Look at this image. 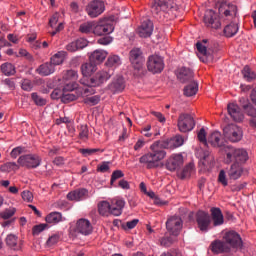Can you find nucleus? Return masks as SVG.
Listing matches in <instances>:
<instances>
[{
  "mask_svg": "<svg viewBox=\"0 0 256 256\" xmlns=\"http://www.w3.org/2000/svg\"><path fill=\"white\" fill-rule=\"evenodd\" d=\"M0 70L5 76H14L16 74V68L11 63H4L0 66Z\"/></svg>",
  "mask_w": 256,
  "mask_h": 256,
  "instance_id": "obj_40",
  "label": "nucleus"
},
{
  "mask_svg": "<svg viewBox=\"0 0 256 256\" xmlns=\"http://www.w3.org/2000/svg\"><path fill=\"white\" fill-rule=\"evenodd\" d=\"M96 65H99V64H94L90 62L86 64H82V66L80 67L82 76L84 77L91 76V74H93V72L96 71Z\"/></svg>",
  "mask_w": 256,
  "mask_h": 256,
  "instance_id": "obj_36",
  "label": "nucleus"
},
{
  "mask_svg": "<svg viewBox=\"0 0 256 256\" xmlns=\"http://www.w3.org/2000/svg\"><path fill=\"white\" fill-rule=\"evenodd\" d=\"M87 198H89V192L86 188H78L77 190H73L66 195V199H68V201L80 202L86 200Z\"/></svg>",
  "mask_w": 256,
  "mask_h": 256,
  "instance_id": "obj_20",
  "label": "nucleus"
},
{
  "mask_svg": "<svg viewBox=\"0 0 256 256\" xmlns=\"http://www.w3.org/2000/svg\"><path fill=\"white\" fill-rule=\"evenodd\" d=\"M45 228H47L46 224H40L33 226V229L31 230L33 236H39L40 233L44 232Z\"/></svg>",
  "mask_w": 256,
  "mask_h": 256,
  "instance_id": "obj_53",
  "label": "nucleus"
},
{
  "mask_svg": "<svg viewBox=\"0 0 256 256\" xmlns=\"http://www.w3.org/2000/svg\"><path fill=\"white\" fill-rule=\"evenodd\" d=\"M243 164L233 163L227 171L228 179L236 181L243 175Z\"/></svg>",
  "mask_w": 256,
  "mask_h": 256,
  "instance_id": "obj_26",
  "label": "nucleus"
},
{
  "mask_svg": "<svg viewBox=\"0 0 256 256\" xmlns=\"http://www.w3.org/2000/svg\"><path fill=\"white\" fill-rule=\"evenodd\" d=\"M89 136V131L86 125H80L78 129V139L86 141Z\"/></svg>",
  "mask_w": 256,
  "mask_h": 256,
  "instance_id": "obj_50",
  "label": "nucleus"
},
{
  "mask_svg": "<svg viewBox=\"0 0 256 256\" xmlns=\"http://www.w3.org/2000/svg\"><path fill=\"white\" fill-rule=\"evenodd\" d=\"M103 153V150H100V149H96V148H92V149H89V148H86V149H80L79 150V153L84 155V157H89L95 153Z\"/></svg>",
  "mask_w": 256,
  "mask_h": 256,
  "instance_id": "obj_51",
  "label": "nucleus"
},
{
  "mask_svg": "<svg viewBox=\"0 0 256 256\" xmlns=\"http://www.w3.org/2000/svg\"><path fill=\"white\" fill-rule=\"evenodd\" d=\"M209 143L211 146L216 147V148H226L230 146H225L223 142V137L222 133L215 131L209 135L208 140H206V144Z\"/></svg>",
  "mask_w": 256,
  "mask_h": 256,
  "instance_id": "obj_24",
  "label": "nucleus"
},
{
  "mask_svg": "<svg viewBox=\"0 0 256 256\" xmlns=\"http://www.w3.org/2000/svg\"><path fill=\"white\" fill-rule=\"evenodd\" d=\"M239 104L246 116L250 117V126L256 128V108L247 98H239Z\"/></svg>",
  "mask_w": 256,
  "mask_h": 256,
  "instance_id": "obj_11",
  "label": "nucleus"
},
{
  "mask_svg": "<svg viewBox=\"0 0 256 256\" xmlns=\"http://www.w3.org/2000/svg\"><path fill=\"white\" fill-rule=\"evenodd\" d=\"M56 66H59V65L44 63L38 66L37 73L42 77L53 75Z\"/></svg>",
  "mask_w": 256,
  "mask_h": 256,
  "instance_id": "obj_30",
  "label": "nucleus"
},
{
  "mask_svg": "<svg viewBox=\"0 0 256 256\" xmlns=\"http://www.w3.org/2000/svg\"><path fill=\"white\" fill-rule=\"evenodd\" d=\"M87 47V40L84 38L77 39V41H73L72 43H68L65 46L66 51L73 53L79 50H82Z\"/></svg>",
  "mask_w": 256,
  "mask_h": 256,
  "instance_id": "obj_28",
  "label": "nucleus"
},
{
  "mask_svg": "<svg viewBox=\"0 0 256 256\" xmlns=\"http://www.w3.org/2000/svg\"><path fill=\"white\" fill-rule=\"evenodd\" d=\"M31 100H33V103L37 105L38 107H44L47 101L45 98H42L37 93H31Z\"/></svg>",
  "mask_w": 256,
  "mask_h": 256,
  "instance_id": "obj_49",
  "label": "nucleus"
},
{
  "mask_svg": "<svg viewBox=\"0 0 256 256\" xmlns=\"http://www.w3.org/2000/svg\"><path fill=\"white\" fill-rule=\"evenodd\" d=\"M18 169L19 166L15 162H7L0 166V171H2V173H10L11 171H17Z\"/></svg>",
  "mask_w": 256,
  "mask_h": 256,
  "instance_id": "obj_45",
  "label": "nucleus"
},
{
  "mask_svg": "<svg viewBox=\"0 0 256 256\" xmlns=\"http://www.w3.org/2000/svg\"><path fill=\"white\" fill-rule=\"evenodd\" d=\"M184 143L182 135H176L166 140L155 141L150 146V153L140 157V163L146 165L147 169H155L159 167V162L166 158V151L174 150L178 147H182Z\"/></svg>",
  "mask_w": 256,
  "mask_h": 256,
  "instance_id": "obj_1",
  "label": "nucleus"
},
{
  "mask_svg": "<svg viewBox=\"0 0 256 256\" xmlns=\"http://www.w3.org/2000/svg\"><path fill=\"white\" fill-rule=\"evenodd\" d=\"M230 248H232V245L220 240H216L211 243V251L215 254L228 253L230 251Z\"/></svg>",
  "mask_w": 256,
  "mask_h": 256,
  "instance_id": "obj_27",
  "label": "nucleus"
},
{
  "mask_svg": "<svg viewBox=\"0 0 256 256\" xmlns=\"http://www.w3.org/2000/svg\"><path fill=\"white\" fill-rule=\"evenodd\" d=\"M192 173H194V164L188 163L181 171V179H188Z\"/></svg>",
  "mask_w": 256,
  "mask_h": 256,
  "instance_id": "obj_47",
  "label": "nucleus"
},
{
  "mask_svg": "<svg viewBox=\"0 0 256 256\" xmlns=\"http://www.w3.org/2000/svg\"><path fill=\"white\" fill-rule=\"evenodd\" d=\"M242 77L244 78V80L251 82L256 79V74L253 70H251L250 67L244 66V68L242 69Z\"/></svg>",
  "mask_w": 256,
  "mask_h": 256,
  "instance_id": "obj_42",
  "label": "nucleus"
},
{
  "mask_svg": "<svg viewBox=\"0 0 256 256\" xmlns=\"http://www.w3.org/2000/svg\"><path fill=\"white\" fill-rule=\"evenodd\" d=\"M199 157L201 158L202 166L208 167L213 164V156L208 149L199 150Z\"/></svg>",
  "mask_w": 256,
  "mask_h": 256,
  "instance_id": "obj_32",
  "label": "nucleus"
},
{
  "mask_svg": "<svg viewBox=\"0 0 256 256\" xmlns=\"http://www.w3.org/2000/svg\"><path fill=\"white\" fill-rule=\"evenodd\" d=\"M5 244L7 247L12 249V251H19L21 250V242L18 240V237L15 235L10 234L5 238Z\"/></svg>",
  "mask_w": 256,
  "mask_h": 256,
  "instance_id": "obj_31",
  "label": "nucleus"
},
{
  "mask_svg": "<svg viewBox=\"0 0 256 256\" xmlns=\"http://www.w3.org/2000/svg\"><path fill=\"white\" fill-rule=\"evenodd\" d=\"M98 211L100 212L101 216H108V214L112 215V208H110V203L107 201H103L98 204Z\"/></svg>",
  "mask_w": 256,
  "mask_h": 256,
  "instance_id": "obj_43",
  "label": "nucleus"
},
{
  "mask_svg": "<svg viewBox=\"0 0 256 256\" xmlns=\"http://www.w3.org/2000/svg\"><path fill=\"white\" fill-rule=\"evenodd\" d=\"M176 77L183 84L195 82V81H193L194 80V72L190 68H187V67L180 68V70H178V73L176 74Z\"/></svg>",
  "mask_w": 256,
  "mask_h": 256,
  "instance_id": "obj_23",
  "label": "nucleus"
},
{
  "mask_svg": "<svg viewBox=\"0 0 256 256\" xmlns=\"http://www.w3.org/2000/svg\"><path fill=\"white\" fill-rule=\"evenodd\" d=\"M138 222H140L138 219H133L131 221H127L126 225H122V228H124V230L126 229H135L136 225H138Z\"/></svg>",
  "mask_w": 256,
  "mask_h": 256,
  "instance_id": "obj_58",
  "label": "nucleus"
},
{
  "mask_svg": "<svg viewBox=\"0 0 256 256\" xmlns=\"http://www.w3.org/2000/svg\"><path fill=\"white\" fill-rule=\"evenodd\" d=\"M21 153H23V148L16 147L10 152V157H12V159H16L19 157V155H21Z\"/></svg>",
  "mask_w": 256,
  "mask_h": 256,
  "instance_id": "obj_64",
  "label": "nucleus"
},
{
  "mask_svg": "<svg viewBox=\"0 0 256 256\" xmlns=\"http://www.w3.org/2000/svg\"><path fill=\"white\" fill-rule=\"evenodd\" d=\"M86 98H84L83 103L86 104L89 107H93L95 105H98L100 103V96L96 95V96H91V97H87L84 96Z\"/></svg>",
  "mask_w": 256,
  "mask_h": 256,
  "instance_id": "obj_46",
  "label": "nucleus"
},
{
  "mask_svg": "<svg viewBox=\"0 0 256 256\" xmlns=\"http://www.w3.org/2000/svg\"><path fill=\"white\" fill-rule=\"evenodd\" d=\"M96 87H100V86H88V85H82L81 89H82V96L84 97H89L92 96L96 93V90H94V88Z\"/></svg>",
  "mask_w": 256,
  "mask_h": 256,
  "instance_id": "obj_48",
  "label": "nucleus"
},
{
  "mask_svg": "<svg viewBox=\"0 0 256 256\" xmlns=\"http://www.w3.org/2000/svg\"><path fill=\"white\" fill-rule=\"evenodd\" d=\"M209 213L202 210L195 213V224L202 233H207L211 229V224H213V227L223 225V213L220 208L211 207Z\"/></svg>",
  "mask_w": 256,
  "mask_h": 256,
  "instance_id": "obj_3",
  "label": "nucleus"
},
{
  "mask_svg": "<svg viewBox=\"0 0 256 256\" xmlns=\"http://www.w3.org/2000/svg\"><path fill=\"white\" fill-rule=\"evenodd\" d=\"M207 43H208V40L203 39L202 42H197L195 44L197 51H199V54H198L199 60H201V62L205 64L213 63V60H214L213 50L209 49L208 45H204Z\"/></svg>",
  "mask_w": 256,
  "mask_h": 256,
  "instance_id": "obj_8",
  "label": "nucleus"
},
{
  "mask_svg": "<svg viewBox=\"0 0 256 256\" xmlns=\"http://www.w3.org/2000/svg\"><path fill=\"white\" fill-rule=\"evenodd\" d=\"M112 41H113V38L111 36H105L103 38L98 39V44L107 46L110 43H112Z\"/></svg>",
  "mask_w": 256,
  "mask_h": 256,
  "instance_id": "obj_63",
  "label": "nucleus"
},
{
  "mask_svg": "<svg viewBox=\"0 0 256 256\" xmlns=\"http://www.w3.org/2000/svg\"><path fill=\"white\" fill-rule=\"evenodd\" d=\"M105 11V3L101 0H92L86 6V13L91 18L99 17Z\"/></svg>",
  "mask_w": 256,
  "mask_h": 256,
  "instance_id": "obj_13",
  "label": "nucleus"
},
{
  "mask_svg": "<svg viewBox=\"0 0 256 256\" xmlns=\"http://www.w3.org/2000/svg\"><path fill=\"white\" fill-rule=\"evenodd\" d=\"M66 58V52L65 51H59L58 53L54 54L51 57V62H46L45 64H51V65H61L65 61Z\"/></svg>",
  "mask_w": 256,
  "mask_h": 256,
  "instance_id": "obj_35",
  "label": "nucleus"
},
{
  "mask_svg": "<svg viewBox=\"0 0 256 256\" xmlns=\"http://www.w3.org/2000/svg\"><path fill=\"white\" fill-rule=\"evenodd\" d=\"M223 151L227 156V164L234 162V164L243 165L248 161V152H246V150L227 146L223 148Z\"/></svg>",
  "mask_w": 256,
  "mask_h": 256,
  "instance_id": "obj_5",
  "label": "nucleus"
},
{
  "mask_svg": "<svg viewBox=\"0 0 256 256\" xmlns=\"http://www.w3.org/2000/svg\"><path fill=\"white\" fill-rule=\"evenodd\" d=\"M79 78V75L77 74V71L75 70H69L65 72V75L63 76V79L65 81H70L66 84L65 88H63V91L65 92H72L75 88H77V85L74 83Z\"/></svg>",
  "mask_w": 256,
  "mask_h": 256,
  "instance_id": "obj_18",
  "label": "nucleus"
},
{
  "mask_svg": "<svg viewBox=\"0 0 256 256\" xmlns=\"http://www.w3.org/2000/svg\"><path fill=\"white\" fill-rule=\"evenodd\" d=\"M62 218L63 217L60 212H51V214L45 217V222H47V224H58L62 221Z\"/></svg>",
  "mask_w": 256,
  "mask_h": 256,
  "instance_id": "obj_39",
  "label": "nucleus"
},
{
  "mask_svg": "<svg viewBox=\"0 0 256 256\" xmlns=\"http://www.w3.org/2000/svg\"><path fill=\"white\" fill-rule=\"evenodd\" d=\"M129 62L131 63L134 71L140 72L143 69L145 57H143V52L139 47H134L129 51Z\"/></svg>",
  "mask_w": 256,
  "mask_h": 256,
  "instance_id": "obj_7",
  "label": "nucleus"
},
{
  "mask_svg": "<svg viewBox=\"0 0 256 256\" xmlns=\"http://www.w3.org/2000/svg\"><path fill=\"white\" fill-rule=\"evenodd\" d=\"M239 30V27L236 23H230L225 28H223V34L227 38L234 37V35L237 34V31Z\"/></svg>",
  "mask_w": 256,
  "mask_h": 256,
  "instance_id": "obj_37",
  "label": "nucleus"
},
{
  "mask_svg": "<svg viewBox=\"0 0 256 256\" xmlns=\"http://www.w3.org/2000/svg\"><path fill=\"white\" fill-rule=\"evenodd\" d=\"M33 88V84L31 80H23V82L21 83V89H23V91L26 92H30L32 91Z\"/></svg>",
  "mask_w": 256,
  "mask_h": 256,
  "instance_id": "obj_56",
  "label": "nucleus"
},
{
  "mask_svg": "<svg viewBox=\"0 0 256 256\" xmlns=\"http://www.w3.org/2000/svg\"><path fill=\"white\" fill-rule=\"evenodd\" d=\"M21 197L23 198L24 201L28 203L33 201V194L28 190H24L23 193H21Z\"/></svg>",
  "mask_w": 256,
  "mask_h": 256,
  "instance_id": "obj_61",
  "label": "nucleus"
},
{
  "mask_svg": "<svg viewBox=\"0 0 256 256\" xmlns=\"http://www.w3.org/2000/svg\"><path fill=\"white\" fill-rule=\"evenodd\" d=\"M198 91L197 82H190L185 88L183 89V94L187 97L194 96Z\"/></svg>",
  "mask_w": 256,
  "mask_h": 256,
  "instance_id": "obj_38",
  "label": "nucleus"
},
{
  "mask_svg": "<svg viewBox=\"0 0 256 256\" xmlns=\"http://www.w3.org/2000/svg\"><path fill=\"white\" fill-rule=\"evenodd\" d=\"M218 183L222 184L223 187H227L229 185V181L224 170H220V173L218 174Z\"/></svg>",
  "mask_w": 256,
  "mask_h": 256,
  "instance_id": "obj_52",
  "label": "nucleus"
},
{
  "mask_svg": "<svg viewBox=\"0 0 256 256\" xmlns=\"http://www.w3.org/2000/svg\"><path fill=\"white\" fill-rule=\"evenodd\" d=\"M110 162H103L100 165H98V168L96 171L99 173H107L110 170Z\"/></svg>",
  "mask_w": 256,
  "mask_h": 256,
  "instance_id": "obj_59",
  "label": "nucleus"
},
{
  "mask_svg": "<svg viewBox=\"0 0 256 256\" xmlns=\"http://www.w3.org/2000/svg\"><path fill=\"white\" fill-rule=\"evenodd\" d=\"M121 65V58L119 56H110L106 60V67L117 68Z\"/></svg>",
  "mask_w": 256,
  "mask_h": 256,
  "instance_id": "obj_44",
  "label": "nucleus"
},
{
  "mask_svg": "<svg viewBox=\"0 0 256 256\" xmlns=\"http://www.w3.org/2000/svg\"><path fill=\"white\" fill-rule=\"evenodd\" d=\"M183 221L180 217H170L168 221H166V229L168 230L170 235L178 236L182 231Z\"/></svg>",
  "mask_w": 256,
  "mask_h": 256,
  "instance_id": "obj_14",
  "label": "nucleus"
},
{
  "mask_svg": "<svg viewBox=\"0 0 256 256\" xmlns=\"http://www.w3.org/2000/svg\"><path fill=\"white\" fill-rule=\"evenodd\" d=\"M227 111L228 115H230V118L236 122L241 123L244 120V114L241 112V108L235 103H230L227 105Z\"/></svg>",
  "mask_w": 256,
  "mask_h": 256,
  "instance_id": "obj_19",
  "label": "nucleus"
},
{
  "mask_svg": "<svg viewBox=\"0 0 256 256\" xmlns=\"http://www.w3.org/2000/svg\"><path fill=\"white\" fill-rule=\"evenodd\" d=\"M197 139L206 147V131L204 128H201L199 133H197Z\"/></svg>",
  "mask_w": 256,
  "mask_h": 256,
  "instance_id": "obj_60",
  "label": "nucleus"
},
{
  "mask_svg": "<svg viewBox=\"0 0 256 256\" xmlns=\"http://www.w3.org/2000/svg\"><path fill=\"white\" fill-rule=\"evenodd\" d=\"M195 121L194 118L188 113H181L178 116V130L181 133H187L194 130Z\"/></svg>",
  "mask_w": 256,
  "mask_h": 256,
  "instance_id": "obj_12",
  "label": "nucleus"
},
{
  "mask_svg": "<svg viewBox=\"0 0 256 256\" xmlns=\"http://www.w3.org/2000/svg\"><path fill=\"white\" fill-rule=\"evenodd\" d=\"M223 138L231 143L240 142L243 139V129L236 124H228L223 127Z\"/></svg>",
  "mask_w": 256,
  "mask_h": 256,
  "instance_id": "obj_6",
  "label": "nucleus"
},
{
  "mask_svg": "<svg viewBox=\"0 0 256 256\" xmlns=\"http://www.w3.org/2000/svg\"><path fill=\"white\" fill-rule=\"evenodd\" d=\"M96 22H84L78 26V31L82 34H89L93 32Z\"/></svg>",
  "mask_w": 256,
  "mask_h": 256,
  "instance_id": "obj_41",
  "label": "nucleus"
},
{
  "mask_svg": "<svg viewBox=\"0 0 256 256\" xmlns=\"http://www.w3.org/2000/svg\"><path fill=\"white\" fill-rule=\"evenodd\" d=\"M223 243L232 245V248H241L243 247V240L241 236L235 231H229L223 235Z\"/></svg>",
  "mask_w": 256,
  "mask_h": 256,
  "instance_id": "obj_17",
  "label": "nucleus"
},
{
  "mask_svg": "<svg viewBox=\"0 0 256 256\" xmlns=\"http://www.w3.org/2000/svg\"><path fill=\"white\" fill-rule=\"evenodd\" d=\"M147 69L154 74L161 73L164 70V61L160 56H150L147 60Z\"/></svg>",
  "mask_w": 256,
  "mask_h": 256,
  "instance_id": "obj_15",
  "label": "nucleus"
},
{
  "mask_svg": "<svg viewBox=\"0 0 256 256\" xmlns=\"http://www.w3.org/2000/svg\"><path fill=\"white\" fill-rule=\"evenodd\" d=\"M154 31V24L150 20H143L140 27H138L137 33L141 38H148L152 35Z\"/></svg>",
  "mask_w": 256,
  "mask_h": 256,
  "instance_id": "obj_22",
  "label": "nucleus"
},
{
  "mask_svg": "<svg viewBox=\"0 0 256 256\" xmlns=\"http://www.w3.org/2000/svg\"><path fill=\"white\" fill-rule=\"evenodd\" d=\"M16 210L14 208L5 209L4 211L0 212V217H2L4 220H8L11 218Z\"/></svg>",
  "mask_w": 256,
  "mask_h": 256,
  "instance_id": "obj_54",
  "label": "nucleus"
},
{
  "mask_svg": "<svg viewBox=\"0 0 256 256\" xmlns=\"http://www.w3.org/2000/svg\"><path fill=\"white\" fill-rule=\"evenodd\" d=\"M107 59V52L104 50H94L89 56V61L92 64H101Z\"/></svg>",
  "mask_w": 256,
  "mask_h": 256,
  "instance_id": "obj_29",
  "label": "nucleus"
},
{
  "mask_svg": "<svg viewBox=\"0 0 256 256\" xmlns=\"http://www.w3.org/2000/svg\"><path fill=\"white\" fill-rule=\"evenodd\" d=\"M58 242H59V236L54 235L49 237V239H47L46 245L47 247H53L54 245L58 244Z\"/></svg>",
  "mask_w": 256,
  "mask_h": 256,
  "instance_id": "obj_62",
  "label": "nucleus"
},
{
  "mask_svg": "<svg viewBox=\"0 0 256 256\" xmlns=\"http://www.w3.org/2000/svg\"><path fill=\"white\" fill-rule=\"evenodd\" d=\"M169 9V4L166 1L155 0L152 3V13L155 15L159 14L161 11L166 12Z\"/></svg>",
  "mask_w": 256,
  "mask_h": 256,
  "instance_id": "obj_33",
  "label": "nucleus"
},
{
  "mask_svg": "<svg viewBox=\"0 0 256 256\" xmlns=\"http://www.w3.org/2000/svg\"><path fill=\"white\" fill-rule=\"evenodd\" d=\"M42 163V159L38 154H27L19 156L18 164L26 169H37Z\"/></svg>",
  "mask_w": 256,
  "mask_h": 256,
  "instance_id": "obj_9",
  "label": "nucleus"
},
{
  "mask_svg": "<svg viewBox=\"0 0 256 256\" xmlns=\"http://www.w3.org/2000/svg\"><path fill=\"white\" fill-rule=\"evenodd\" d=\"M182 165H183V156L180 154H176L171 156V158L168 159V162H166V169L173 172L180 169Z\"/></svg>",
  "mask_w": 256,
  "mask_h": 256,
  "instance_id": "obj_25",
  "label": "nucleus"
},
{
  "mask_svg": "<svg viewBox=\"0 0 256 256\" xmlns=\"http://www.w3.org/2000/svg\"><path fill=\"white\" fill-rule=\"evenodd\" d=\"M75 233L82 236H89L93 233V225L89 220L80 218L75 223Z\"/></svg>",
  "mask_w": 256,
  "mask_h": 256,
  "instance_id": "obj_16",
  "label": "nucleus"
},
{
  "mask_svg": "<svg viewBox=\"0 0 256 256\" xmlns=\"http://www.w3.org/2000/svg\"><path fill=\"white\" fill-rule=\"evenodd\" d=\"M218 15L211 9L206 10L204 13V24L211 29H220L222 26L220 20H230V18L236 17L237 6L227 2L220 3V5H218Z\"/></svg>",
  "mask_w": 256,
  "mask_h": 256,
  "instance_id": "obj_2",
  "label": "nucleus"
},
{
  "mask_svg": "<svg viewBox=\"0 0 256 256\" xmlns=\"http://www.w3.org/2000/svg\"><path fill=\"white\" fill-rule=\"evenodd\" d=\"M113 76L111 70H100L92 77L84 76L80 79V85H87L89 87H100L101 85L107 83L108 80Z\"/></svg>",
  "mask_w": 256,
  "mask_h": 256,
  "instance_id": "obj_4",
  "label": "nucleus"
},
{
  "mask_svg": "<svg viewBox=\"0 0 256 256\" xmlns=\"http://www.w3.org/2000/svg\"><path fill=\"white\" fill-rule=\"evenodd\" d=\"M65 95H68V93H65L59 89H54V90H52L51 98H52V100H58L62 96H65Z\"/></svg>",
  "mask_w": 256,
  "mask_h": 256,
  "instance_id": "obj_55",
  "label": "nucleus"
},
{
  "mask_svg": "<svg viewBox=\"0 0 256 256\" xmlns=\"http://www.w3.org/2000/svg\"><path fill=\"white\" fill-rule=\"evenodd\" d=\"M113 23L109 19H101L96 22L92 30V34L101 37L113 33Z\"/></svg>",
  "mask_w": 256,
  "mask_h": 256,
  "instance_id": "obj_10",
  "label": "nucleus"
},
{
  "mask_svg": "<svg viewBox=\"0 0 256 256\" xmlns=\"http://www.w3.org/2000/svg\"><path fill=\"white\" fill-rule=\"evenodd\" d=\"M123 177H124V173L121 170H115L112 173V178L110 180V183L113 185V182H115L118 179H121Z\"/></svg>",
  "mask_w": 256,
  "mask_h": 256,
  "instance_id": "obj_57",
  "label": "nucleus"
},
{
  "mask_svg": "<svg viewBox=\"0 0 256 256\" xmlns=\"http://www.w3.org/2000/svg\"><path fill=\"white\" fill-rule=\"evenodd\" d=\"M126 88V82L122 76L113 78L112 82L108 84V90L113 94H119Z\"/></svg>",
  "mask_w": 256,
  "mask_h": 256,
  "instance_id": "obj_21",
  "label": "nucleus"
},
{
  "mask_svg": "<svg viewBox=\"0 0 256 256\" xmlns=\"http://www.w3.org/2000/svg\"><path fill=\"white\" fill-rule=\"evenodd\" d=\"M124 205H126L124 200H112V204H110L112 215L115 217L120 216L122 214V209H124Z\"/></svg>",
  "mask_w": 256,
  "mask_h": 256,
  "instance_id": "obj_34",
  "label": "nucleus"
}]
</instances>
